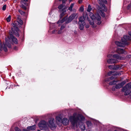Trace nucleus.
Masks as SVG:
<instances>
[{"instance_id": "f257e3e1", "label": "nucleus", "mask_w": 131, "mask_h": 131, "mask_svg": "<svg viewBox=\"0 0 131 131\" xmlns=\"http://www.w3.org/2000/svg\"><path fill=\"white\" fill-rule=\"evenodd\" d=\"M85 119L84 117L80 114H77L74 113L72 116H70L69 119L72 125L74 127H78V124L81 130H84L85 129L84 124L81 122Z\"/></svg>"}, {"instance_id": "f03ea898", "label": "nucleus", "mask_w": 131, "mask_h": 131, "mask_svg": "<svg viewBox=\"0 0 131 131\" xmlns=\"http://www.w3.org/2000/svg\"><path fill=\"white\" fill-rule=\"evenodd\" d=\"M65 0H60V1L62 2V4H60L58 7L61 13L60 16V19L57 23V24H58L59 26L62 25V24H66L65 17H64L63 18L61 19L66 14Z\"/></svg>"}, {"instance_id": "7ed1b4c3", "label": "nucleus", "mask_w": 131, "mask_h": 131, "mask_svg": "<svg viewBox=\"0 0 131 131\" xmlns=\"http://www.w3.org/2000/svg\"><path fill=\"white\" fill-rule=\"evenodd\" d=\"M12 40V41L15 44L17 43L18 41L17 39L12 34H10V37L6 38L5 39V43H4L2 46L1 45V41H0V51H2L3 49L5 52L7 51V49L6 46L9 48L11 47L10 44L9 42V40Z\"/></svg>"}, {"instance_id": "20e7f679", "label": "nucleus", "mask_w": 131, "mask_h": 131, "mask_svg": "<svg viewBox=\"0 0 131 131\" xmlns=\"http://www.w3.org/2000/svg\"><path fill=\"white\" fill-rule=\"evenodd\" d=\"M129 34L130 36L126 35H124L121 39V42L116 41L115 43L116 45L122 47H124L125 45H128L129 43L128 41L131 40V32H129Z\"/></svg>"}, {"instance_id": "39448f33", "label": "nucleus", "mask_w": 131, "mask_h": 131, "mask_svg": "<svg viewBox=\"0 0 131 131\" xmlns=\"http://www.w3.org/2000/svg\"><path fill=\"white\" fill-rule=\"evenodd\" d=\"M112 74L114 75L112 76L110 78L107 79L105 81H106L108 82L111 81L112 80H113L112 81L110 82L109 83V84L110 85H112L114 84H115L117 83V81L116 79H115V78H116V77H115V75H121V73H120L117 72L114 73L113 74Z\"/></svg>"}, {"instance_id": "423d86ee", "label": "nucleus", "mask_w": 131, "mask_h": 131, "mask_svg": "<svg viewBox=\"0 0 131 131\" xmlns=\"http://www.w3.org/2000/svg\"><path fill=\"white\" fill-rule=\"evenodd\" d=\"M38 126L39 128L41 129H44L46 131H49V129L48 127L47 123L44 120L40 121L38 124Z\"/></svg>"}, {"instance_id": "0eeeda50", "label": "nucleus", "mask_w": 131, "mask_h": 131, "mask_svg": "<svg viewBox=\"0 0 131 131\" xmlns=\"http://www.w3.org/2000/svg\"><path fill=\"white\" fill-rule=\"evenodd\" d=\"M131 88V82L128 83L122 89V91L124 92L125 95H128L130 93L131 96V91L130 89Z\"/></svg>"}, {"instance_id": "6e6552de", "label": "nucleus", "mask_w": 131, "mask_h": 131, "mask_svg": "<svg viewBox=\"0 0 131 131\" xmlns=\"http://www.w3.org/2000/svg\"><path fill=\"white\" fill-rule=\"evenodd\" d=\"M90 17L92 20H95L96 23L97 24L99 25L101 24V17L98 14H96L95 15L92 14H91Z\"/></svg>"}, {"instance_id": "1a4fd4ad", "label": "nucleus", "mask_w": 131, "mask_h": 131, "mask_svg": "<svg viewBox=\"0 0 131 131\" xmlns=\"http://www.w3.org/2000/svg\"><path fill=\"white\" fill-rule=\"evenodd\" d=\"M48 127L51 130H53L56 128L55 124L54 123V119L53 118H50L47 123Z\"/></svg>"}, {"instance_id": "9d476101", "label": "nucleus", "mask_w": 131, "mask_h": 131, "mask_svg": "<svg viewBox=\"0 0 131 131\" xmlns=\"http://www.w3.org/2000/svg\"><path fill=\"white\" fill-rule=\"evenodd\" d=\"M56 122L62 123L63 125H66V119L62 115H60L56 116L55 118Z\"/></svg>"}, {"instance_id": "9b49d317", "label": "nucleus", "mask_w": 131, "mask_h": 131, "mask_svg": "<svg viewBox=\"0 0 131 131\" xmlns=\"http://www.w3.org/2000/svg\"><path fill=\"white\" fill-rule=\"evenodd\" d=\"M13 26L14 28H12V29L13 33L16 36L19 37V35L18 32L19 30L18 28L14 24H13Z\"/></svg>"}, {"instance_id": "f8f14e48", "label": "nucleus", "mask_w": 131, "mask_h": 131, "mask_svg": "<svg viewBox=\"0 0 131 131\" xmlns=\"http://www.w3.org/2000/svg\"><path fill=\"white\" fill-rule=\"evenodd\" d=\"M65 27L66 24H63L60 27V29L58 30V34H60L64 32Z\"/></svg>"}, {"instance_id": "ddd939ff", "label": "nucleus", "mask_w": 131, "mask_h": 131, "mask_svg": "<svg viewBox=\"0 0 131 131\" xmlns=\"http://www.w3.org/2000/svg\"><path fill=\"white\" fill-rule=\"evenodd\" d=\"M118 61L116 59H109L107 60V62L109 64H112L116 63L118 62Z\"/></svg>"}, {"instance_id": "4468645a", "label": "nucleus", "mask_w": 131, "mask_h": 131, "mask_svg": "<svg viewBox=\"0 0 131 131\" xmlns=\"http://www.w3.org/2000/svg\"><path fill=\"white\" fill-rule=\"evenodd\" d=\"M78 16L79 14L78 13H75L72 14L70 16L71 18L73 20L75 18L77 19Z\"/></svg>"}, {"instance_id": "2eb2a0df", "label": "nucleus", "mask_w": 131, "mask_h": 131, "mask_svg": "<svg viewBox=\"0 0 131 131\" xmlns=\"http://www.w3.org/2000/svg\"><path fill=\"white\" fill-rule=\"evenodd\" d=\"M79 24V27L81 30H83L84 28V26L85 25V23H78Z\"/></svg>"}, {"instance_id": "dca6fc26", "label": "nucleus", "mask_w": 131, "mask_h": 131, "mask_svg": "<svg viewBox=\"0 0 131 131\" xmlns=\"http://www.w3.org/2000/svg\"><path fill=\"white\" fill-rule=\"evenodd\" d=\"M107 56L108 57H112L113 56L114 58H115L116 59H121V57L117 54H115L113 55H112V54L109 55H108Z\"/></svg>"}, {"instance_id": "f3484780", "label": "nucleus", "mask_w": 131, "mask_h": 131, "mask_svg": "<svg viewBox=\"0 0 131 131\" xmlns=\"http://www.w3.org/2000/svg\"><path fill=\"white\" fill-rule=\"evenodd\" d=\"M117 53L119 54L123 53L124 52V50L123 49L118 48L116 50Z\"/></svg>"}, {"instance_id": "a211bd4d", "label": "nucleus", "mask_w": 131, "mask_h": 131, "mask_svg": "<svg viewBox=\"0 0 131 131\" xmlns=\"http://www.w3.org/2000/svg\"><path fill=\"white\" fill-rule=\"evenodd\" d=\"M78 23H85L84 21L85 18L83 16H81L79 18Z\"/></svg>"}, {"instance_id": "6ab92c4d", "label": "nucleus", "mask_w": 131, "mask_h": 131, "mask_svg": "<svg viewBox=\"0 0 131 131\" xmlns=\"http://www.w3.org/2000/svg\"><path fill=\"white\" fill-rule=\"evenodd\" d=\"M36 127V125H34L32 126H28L27 127V128L29 130H34L35 129Z\"/></svg>"}, {"instance_id": "aec40b11", "label": "nucleus", "mask_w": 131, "mask_h": 131, "mask_svg": "<svg viewBox=\"0 0 131 131\" xmlns=\"http://www.w3.org/2000/svg\"><path fill=\"white\" fill-rule=\"evenodd\" d=\"M124 84L123 82L118 83L116 85L115 88L116 89L120 88H121Z\"/></svg>"}, {"instance_id": "412c9836", "label": "nucleus", "mask_w": 131, "mask_h": 131, "mask_svg": "<svg viewBox=\"0 0 131 131\" xmlns=\"http://www.w3.org/2000/svg\"><path fill=\"white\" fill-rule=\"evenodd\" d=\"M73 20L69 16V17L66 19V24H67L71 22Z\"/></svg>"}, {"instance_id": "4be33fe9", "label": "nucleus", "mask_w": 131, "mask_h": 131, "mask_svg": "<svg viewBox=\"0 0 131 131\" xmlns=\"http://www.w3.org/2000/svg\"><path fill=\"white\" fill-rule=\"evenodd\" d=\"M121 67L119 65H116L114 67V69L116 70H119L121 69Z\"/></svg>"}, {"instance_id": "5701e85b", "label": "nucleus", "mask_w": 131, "mask_h": 131, "mask_svg": "<svg viewBox=\"0 0 131 131\" xmlns=\"http://www.w3.org/2000/svg\"><path fill=\"white\" fill-rule=\"evenodd\" d=\"M90 24L92 25V27H95V26L94 25V22L93 20H90L89 21Z\"/></svg>"}, {"instance_id": "b1692460", "label": "nucleus", "mask_w": 131, "mask_h": 131, "mask_svg": "<svg viewBox=\"0 0 131 131\" xmlns=\"http://www.w3.org/2000/svg\"><path fill=\"white\" fill-rule=\"evenodd\" d=\"M74 4H71L70 7L68 9L70 12H72V8L74 6Z\"/></svg>"}, {"instance_id": "393cba45", "label": "nucleus", "mask_w": 131, "mask_h": 131, "mask_svg": "<svg viewBox=\"0 0 131 131\" xmlns=\"http://www.w3.org/2000/svg\"><path fill=\"white\" fill-rule=\"evenodd\" d=\"M86 124L89 127L91 126L92 125V123L90 121H87L86 122Z\"/></svg>"}, {"instance_id": "a878e982", "label": "nucleus", "mask_w": 131, "mask_h": 131, "mask_svg": "<svg viewBox=\"0 0 131 131\" xmlns=\"http://www.w3.org/2000/svg\"><path fill=\"white\" fill-rule=\"evenodd\" d=\"M92 8L90 5H89L88 6L87 11L88 12H90L92 10Z\"/></svg>"}, {"instance_id": "bb28decb", "label": "nucleus", "mask_w": 131, "mask_h": 131, "mask_svg": "<svg viewBox=\"0 0 131 131\" xmlns=\"http://www.w3.org/2000/svg\"><path fill=\"white\" fill-rule=\"evenodd\" d=\"M11 19V16L9 15L6 18V20L8 22H9Z\"/></svg>"}, {"instance_id": "cd10ccee", "label": "nucleus", "mask_w": 131, "mask_h": 131, "mask_svg": "<svg viewBox=\"0 0 131 131\" xmlns=\"http://www.w3.org/2000/svg\"><path fill=\"white\" fill-rule=\"evenodd\" d=\"M17 22L19 24L21 25H22L23 24V21L22 20L20 19H18Z\"/></svg>"}, {"instance_id": "c85d7f7f", "label": "nucleus", "mask_w": 131, "mask_h": 131, "mask_svg": "<svg viewBox=\"0 0 131 131\" xmlns=\"http://www.w3.org/2000/svg\"><path fill=\"white\" fill-rule=\"evenodd\" d=\"M18 12L22 15H23L25 14L24 12L20 9H19L18 10Z\"/></svg>"}, {"instance_id": "c756f323", "label": "nucleus", "mask_w": 131, "mask_h": 131, "mask_svg": "<svg viewBox=\"0 0 131 131\" xmlns=\"http://www.w3.org/2000/svg\"><path fill=\"white\" fill-rule=\"evenodd\" d=\"M84 10V8L83 6H81L79 10L80 12H82Z\"/></svg>"}, {"instance_id": "7c9ffc66", "label": "nucleus", "mask_w": 131, "mask_h": 131, "mask_svg": "<svg viewBox=\"0 0 131 131\" xmlns=\"http://www.w3.org/2000/svg\"><path fill=\"white\" fill-rule=\"evenodd\" d=\"M20 3L21 5H26L27 4L25 2H24L23 1H21L20 2Z\"/></svg>"}, {"instance_id": "2f4dec72", "label": "nucleus", "mask_w": 131, "mask_h": 131, "mask_svg": "<svg viewBox=\"0 0 131 131\" xmlns=\"http://www.w3.org/2000/svg\"><path fill=\"white\" fill-rule=\"evenodd\" d=\"M6 5H4L2 7V10H5L6 9Z\"/></svg>"}, {"instance_id": "473e14b6", "label": "nucleus", "mask_w": 131, "mask_h": 131, "mask_svg": "<svg viewBox=\"0 0 131 131\" xmlns=\"http://www.w3.org/2000/svg\"><path fill=\"white\" fill-rule=\"evenodd\" d=\"M100 11L101 12V15L103 17H104L105 16V14L104 13V12H102L101 10H100Z\"/></svg>"}, {"instance_id": "72a5a7b5", "label": "nucleus", "mask_w": 131, "mask_h": 131, "mask_svg": "<svg viewBox=\"0 0 131 131\" xmlns=\"http://www.w3.org/2000/svg\"><path fill=\"white\" fill-rule=\"evenodd\" d=\"M99 3L100 5H102V0H97Z\"/></svg>"}, {"instance_id": "f704fd0d", "label": "nucleus", "mask_w": 131, "mask_h": 131, "mask_svg": "<svg viewBox=\"0 0 131 131\" xmlns=\"http://www.w3.org/2000/svg\"><path fill=\"white\" fill-rule=\"evenodd\" d=\"M25 5H21V7L23 8L24 9L26 10V7Z\"/></svg>"}, {"instance_id": "c9c22d12", "label": "nucleus", "mask_w": 131, "mask_h": 131, "mask_svg": "<svg viewBox=\"0 0 131 131\" xmlns=\"http://www.w3.org/2000/svg\"><path fill=\"white\" fill-rule=\"evenodd\" d=\"M113 72L112 71H110L108 73V75H111L112 73H113Z\"/></svg>"}, {"instance_id": "e433bc0d", "label": "nucleus", "mask_w": 131, "mask_h": 131, "mask_svg": "<svg viewBox=\"0 0 131 131\" xmlns=\"http://www.w3.org/2000/svg\"><path fill=\"white\" fill-rule=\"evenodd\" d=\"M15 131H21L19 128L17 127L15 128Z\"/></svg>"}, {"instance_id": "4c0bfd02", "label": "nucleus", "mask_w": 131, "mask_h": 131, "mask_svg": "<svg viewBox=\"0 0 131 131\" xmlns=\"http://www.w3.org/2000/svg\"><path fill=\"white\" fill-rule=\"evenodd\" d=\"M109 68L111 69H114V67H113V66H112V65L110 66H109Z\"/></svg>"}, {"instance_id": "58836bf2", "label": "nucleus", "mask_w": 131, "mask_h": 131, "mask_svg": "<svg viewBox=\"0 0 131 131\" xmlns=\"http://www.w3.org/2000/svg\"><path fill=\"white\" fill-rule=\"evenodd\" d=\"M102 0V5L103 3H107V1L106 0Z\"/></svg>"}, {"instance_id": "ea45409f", "label": "nucleus", "mask_w": 131, "mask_h": 131, "mask_svg": "<svg viewBox=\"0 0 131 131\" xmlns=\"http://www.w3.org/2000/svg\"><path fill=\"white\" fill-rule=\"evenodd\" d=\"M73 23L74 24H77V20H74L73 22Z\"/></svg>"}, {"instance_id": "a19ab883", "label": "nucleus", "mask_w": 131, "mask_h": 131, "mask_svg": "<svg viewBox=\"0 0 131 131\" xmlns=\"http://www.w3.org/2000/svg\"><path fill=\"white\" fill-rule=\"evenodd\" d=\"M115 87L114 86H113V87L112 88V91H114L115 90Z\"/></svg>"}, {"instance_id": "79ce46f5", "label": "nucleus", "mask_w": 131, "mask_h": 131, "mask_svg": "<svg viewBox=\"0 0 131 131\" xmlns=\"http://www.w3.org/2000/svg\"><path fill=\"white\" fill-rule=\"evenodd\" d=\"M57 31V30H54L52 32V33L53 34H54V32L55 31Z\"/></svg>"}, {"instance_id": "37998d69", "label": "nucleus", "mask_w": 131, "mask_h": 131, "mask_svg": "<svg viewBox=\"0 0 131 131\" xmlns=\"http://www.w3.org/2000/svg\"><path fill=\"white\" fill-rule=\"evenodd\" d=\"M85 27H86V28H88L89 27V26L88 25H87L85 26Z\"/></svg>"}, {"instance_id": "c03bdc74", "label": "nucleus", "mask_w": 131, "mask_h": 131, "mask_svg": "<svg viewBox=\"0 0 131 131\" xmlns=\"http://www.w3.org/2000/svg\"><path fill=\"white\" fill-rule=\"evenodd\" d=\"M23 131H31L29 130H27V129H23Z\"/></svg>"}, {"instance_id": "a18cd8bd", "label": "nucleus", "mask_w": 131, "mask_h": 131, "mask_svg": "<svg viewBox=\"0 0 131 131\" xmlns=\"http://www.w3.org/2000/svg\"><path fill=\"white\" fill-rule=\"evenodd\" d=\"M81 2H82V1L81 0L79 1V3H81Z\"/></svg>"}, {"instance_id": "49530a36", "label": "nucleus", "mask_w": 131, "mask_h": 131, "mask_svg": "<svg viewBox=\"0 0 131 131\" xmlns=\"http://www.w3.org/2000/svg\"><path fill=\"white\" fill-rule=\"evenodd\" d=\"M28 0H23L22 1H24L25 2H26Z\"/></svg>"}, {"instance_id": "de8ad7c7", "label": "nucleus", "mask_w": 131, "mask_h": 131, "mask_svg": "<svg viewBox=\"0 0 131 131\" xmlns=\"http://www.w3.org/2000/svg\"><path fill=\"white\" fill-rule=\"evenodd\" d=\"M72 0H69V1L70 2Z\"/></svg>"}, {"instance_id": "09e8293b", "label": "nucleus", "mask_w": 131, "mask_h": 131, "mask_svg": "<svg viewBox=\"0 0 131 131\" xmlns=\"http://www.w3.org/2000/svg\"><path fill=\"white\" fill-rule=\"evenodd\" d=\"M66 122L68 121V119L66 118Z\"/></svg>"}, {"instance_id": "8fccbe9b", "label": "nucleus", "mask_w": 131, "mask_h": 131, "mask_svg": "<svg viewBox=\"0 0 131 131\" xmlns=\"http://www.w3.org/2000/svg\"><path fill=\"white\" fill-rule=\"evenodd\" d=\"M7 1V0H4V1L5 2L6 1Z\"/></svg>"}, {"instance_id": "3c124183", "label": "nucleus", "mask_w": 131, "mask_h": 131, "mask_svg": "<svg viewBox=\"0 0 131 131\" xmlns=\"http://www.w3.org/2000/svg\"><path fill=\"white\" fill-rule=\"evenodd\" d=\"M114 131H118L117 130H114Z\"/></svg>"}, {"instance_id": "603ef678", "label": "nucleus", "mask_w": 131, "mask_h": 131, "mask_svg": "<svg viewBox=\"0 0 131 131\" xmlns=\"http://www.w3.org/2000/svg\"><path fill=\"white\" fill-rule=\"evenodd\" d=\"M54 24H52V25H54Z\"/></svg>"}, {"instance_id": "864d4df0", "label": "nucleus", "mask_w": 131, "mask_h": 131, "mask_svg": "<svg viewBox=\"0 0 131 131\" xmlns=\"http://www.w3.org/2000/svg\"><path fill=\"white\" fill-rule=\"evenodd\" d=\"M37 131H40L39 130H38Z\"/></svg>"}, {"instance_id": "5fc2aeb1", "label": "nucleus", "mask_w": 131, "mask_h": 131, "mask_svg": "<svg viewBox=\"0 0 131 131\" xmlns=\"http://www.w3.org/2000/svg\"><path fill=\"white\" fill-rule=\"evenodd\" d=\"M126 53V52L125 53Z\"/></svg>"}, {"instance_id": "6e6d98bb", "label": "nucleus", "mask_w": 131, "mask_h": 131, "mask_svg": "<svg viewBox=\"0 0 131 131\" xmlns=\"http://www.w3.org/2000/svg\"><path fill=\"white\" fill-rule=\"evenodd\" d=\"M105 6V5H104L103 6Z\"/></svg>"}]
</instances>
